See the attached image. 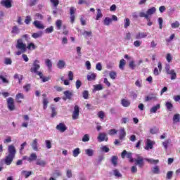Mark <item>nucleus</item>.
Here are the masks:
<instances>
[{"label":"nucleus","mask_w":180,"mask_h":180,"mask_svg":"<svg viewBox=\"0 0 180 180\" xmlns=\"http://www.w3.org/2000/svg\"><path fill=\"white\" fill-rule=\"evenodd\" d=\"M4 64H6V65H11V64H12V60L9 58H6L4 60Z\"/></svg>","instance_id":"6e6d98bb"},{"label":"nucleus","mask_w":180,"mask_h":180,"mask_svg":"<svg viewBox=\"0 0 180 180\" xmlns=\"http://www.w3.org/2000/svg\"><path fill=\"white\" fill-rule=\"evenodd\" d=\"M135 85L136 86H137L138 88H141V86H143V80L141 79H137L135 82Z\"/></svg>","instance_id":"c03bdc74"},{"label":"nucleus","mask_w":180,"mask_h":180,"mask_svg":"<svg viewBox=\"0 0 180 180\" xmlns=\"http://www.w3.org/2000/svg\"><path fill=\"white\" fill-rule=\"evenodd\" d=\"M40 70V60H34L32 63V67L30 69V72L36 74Z\"/></svg>","instance_id":"20e7f679"},{"label":"nucleus","mask_w":180,"mask_h":180,"mask_svg":"<svg viewBox=\"0 0 180 180\" xmlns=\"http://www.w3.org/2000/svg\"><path fill=\"white\" fill-rule=\"evenodd\" d=\"M129 26H130V19L126 18L124 20V29H127Z\"/></svg>","instance_id":"49530a36"},{"label":"nucleus","mask_w":180,"mask_h":180,"mask_svg":"<svg viewBox=\"0 0 180 180\" xmlns=\"http://www.w3.org/2000/svg\"><path fill=\"white\" fill-rule=\"evenodd\" d=\"M23 39L25 41H29V40H30V37H29V35L27 34H24L22 36V38L17 39L15 49L18 51L15 53L16 56H20L21 54H23V53H26L27 50H36L37 49L36 45H34V43L33 42H30L27 46L26 43L23 42Z\"/></svg>","instance_id":"f257e3e1"},{"label":"nucleus","mask_w":180,"mask_h":180,"mask_svg":"<svg viewBox=\"0 0 180 180\" xmlns=\"http://www.w3.org/2000/svg\"><path fill=\"white\" fill-rule=\"evenodd\" d=\"M111 23H112V18L109 17H106L103 20V25L105 26H110Z\"/></svg>","instance_id":"5701e85b"},{"label":"nucleus","mask_w":180,"mask_h":180,"mask_svg":"<svg viewBox=\"0 0 180 180\" xmlns=\"http://www.w3.org/2000/svg\"><path fill=\"white\" fill-rule=\"evenodd\" d=\"M154 99H155V95L151 94V95H149V96H148L146 97L145 101H146V102H148V101H153V100H154Z\"/></svg>","instance_id":"72a5a7b5"},{"label":"nucleus","mask_w":180,"mask_h":180,"mask_svg":"<svg viewBox=\"0 0 180 180\" xmlns=\"http://www.w3.org/2000/svg\"><path fill=\"white\" fill-rule=\"evenodd\" d=\"M65 96H66V99H68L69 101H71L72 99V93L68 90L65 91L63 92Z\"/></svg>","instance_id":"aec40b11"},{"label":"nucleus","mask_w":180,"mask_h":180,"mask_svg":"<svg viewBox=\"0 0 180 180\" xmlns=\"http://www.w3.org/2000/svg\"><path fill=\"white\" fill-rule=\"evenodd\" d=\"M1 5L9 9V8H12V0H1Z\"/></svg>","instance_id":"0eeeda50"},{"label":"nucleus","mask_w":180,"mask_h":180,"mask_svg":"<svg viewBox=\"0 0 180 180\" xmlns=\"http://www.w3.org/2000/svg\"><path fill=\"white\" fill-rule=\"evenodd\" d=\"M113 174H114L115 176H116V178H122V173H120V172H119V170H117V169L113 170Z\"/></svg>","instance_id":"37998d69"},{"label":"nucleus","mask_w":180,"mask_h":180,"mask_svg":"<svg viewBox=\"0 0 180 180\" xmlns=\"http://www.w3.org/2000/svg\"><path fill=\"white\" fill-rule=\"evenodd\" d=\"M32 25L37 27V29H44V25L41 24V22L36 20L33 22Z\"/></svg>","instance_id":"ddd939ff"},{"label":"nucleus","mask_w":180,"mask_h":180,"mask_svg":"<svg viewBox=\"0 0 180 180\" xmlns=\"http://www.w3.org/2000/svg\"><path fill=\"white\" fill-rule=\"evenodd\" d=\"M124 137H126V131H124V128H122L120 130L119 139L120 140H124Z\"/></svg>","instance_id":"a211bd4d"},{"label":"nucleus","mask_w":180,"mask_h":180,"mask_svg":"<svg viewBox=\"0 0 180 180\" xmlns=\"http://www.w3.org/2000/svg\"><path fill=\"white\" fill-rule=\"evenodd\" d=\"M129 162H135V165H137L139 168H143L144 167V158L143 156L136 154V158H129Z\"/></svg>","instance_id":"7ed1b4c3"},{"label":"nucleus","mask_w":180,"mask_h":180,"mask_svg":"<svg viewBox=\"0 0 180 180\" xmlns=\"http://www.w3.org/2000/svg\"><path fill=\"white\" fill-rule=\"evenodd\" d=\"M166 72H167V74H169L170 75H172L171 79H176V73L175 72L174 70H168Z\"/></svg>","instance_id":"4be33fe9"},{"label":"nucleus","mask_w":180,"mask_h":180,"mask_svg":"<svg viewBox=\"0 0 180 180\" xmlns=\"http://www.w3.org/2000/svg\"><path fill=\"white\" fill-rule=\"evenodd\" d=\"M41 36H43V32L39 31L38 32L33 33L32 37H33V39H39L41 37Z\"/></svg>","instance_id":"b1692460"},{"label":"nucleus","mask_w":180,"mask_h":180,"mask_svg":"<svg viewBox=\"0 0 180 180\" xmlns=\"http://www.w3.org/2000/svg\"><path fill=\"white\" fill-rule=\"evenodd\" d=\"M82 141L84 142V143H86V141H88L89 140V135H88V134H85L84 136H83V138H82Z\"/></svg>","instance_id":"338daca9"},{"label":"nucleus","mask_w":180,"mask_h":180,"mask_svg":"<svg viewBox=\"0 0 180 180\" xmlns=\"http://www.w3.org/2000/svg\"><path fill=\"white\" fill-rule=\"evenodd\" d=\"M157 12V8L155 7H152L146 11V14L148 15V18H150V16H152V15H154Z\"/></svg>","instance_id":"4468645a"},{"label":"nucleus","mask_w":180,"mask_h":180,"mask_svg":"<svg viewBox=\"0 0 180 180\" xmlns=\"http://www.w3.org/2000/svg\"><path fill=\"white\" fill-rule=\"evenodd\" d=\"M124 65H126V60L124 59H121L120 60L119 68L120 70H124Z\"/></svg>","instance_id":"c85d7f7f"},{"label":"nucleus","mask_w":180,"mask_h":180,"mask_svg":"<svg viewBox=\"0 0 180 180\" xmlns=\"http://www.w3.org/2000/svg\"><path fill=\"white\" fill-rule=\"evenodd\" d=\"M180 122V115L179 114H175L173 116V123L174 124H176V123H179Z\"/></svg>","instance_id":"a878e982"},{"label":"nucleus","mask_w":180,"mask_h":180,"mask_svg":"<svg viewBox=\"0 0 180 180\" xmlns=\"http://www.w3.org/2000/svg\"><path fill=\"white\" fill-rule=\"evenodd\" d=\"M153 174H160V167L158 166H155L151 169Z\"/></svg>","instance_id":"79ce46f5"},{"label":"nucleus","mask_w":180,"mask_h":180,"mask_svg":"<svg viewBox=\"0 0 180 180\" xmlns=\"http://www.w3.org/2000/svg\"><path fill=\"white\" fill-rule=\"evenodd\" d=\"M31 146L34 151H39V140L35 139L32 141Z\"/></svg>","instance_id":"1a4fd4ad"},{"label":"nucleus","mask_w":180,"mask_h":180,"mask_svg":"<svg viewBox=\"0 0 180 180\" xmlns=\"http://www.w3.org/2000/svg\"><path fill=\"white\" fill-rule=\"evenodd\" d=\"M103 15L102 14V11H101V9H98L97 10V15L96 17V20H99V19H101V18H103Z\"/></svg>","instance_id":"f704fd0d"},{"label":"nucleus","mask_w":180,"mask_h":180,"mask_svg":"<svg viewBox=\"0 0 180 180\" xmlns=\"http://www.w3.org/2000/svg\"><path fill=\"white\" fill-rule=\"evenodd\" d=\"M46 33L50 34L53 33L54 32V27L53 26H51L45 30Z\"/></svg>","instance_id":"603ef678"},{"label":"nucleus","mask_w":180,"mask_h":180,"mask_svg":"<svg viewBox=\"0 0 180 180\" xmlns=\"http://www.w3.org/2000/svg\"><path fill=\"white\" fill-rule=\"evenodd\" d=\"M102 89H103L102 84H96L94 85V90L93 91L94 92L95 91H102Z\"/></svg>","instance_id":"a18cd8bd"},{"label":"nucleus","mask_w":180,"mask_h":180,"mask_svg":"<svg viewBox=\"0 0 180 180\" xmlns=\"http://www.w3.org/2000/svg\"><path fill=\"white\" fill-rule=\"evenodd\" d=\"M81 152L79 151V148H77L73 150V157H78L79 155V153Z\"/></svg>","instance_id":"8fccbe9b"},{"label":"nucleus","mask_w":180,"mask_h":180,"mask_svg":"<svg viewBox=\"0 0 180 180\" xmlns=\"http://www.w3.org/2000/svg\"><path fill=\"white\" fill-rule=\"evenodd\" d=\"M97 115L100 119L103 120L105 117V112L103 111L98 112Z\"/></svg>","instance_id":"680f3d73"},{"label":"nucleus","mask_w":180,"mask_h":180,"mask_svg":"<svg viewBox=\"0 0 180 180\" xmlns=\"http://www.w3.org/2000/svg\"><path fill=\"white\" fill-rule=\"evenodd\" d=\"M145 37H147V32H139L136 35V39H144Z\"/></svg>","instance_id":"bb28decb"},{"label":"nucleus","mask_w":180,"mask_h":180,"mask_svg":"<svg viewBox=\"0 0 180 180\" xmlns=\"http://www.w3.org/2000/svg\"><path fill=\"white\" fill-rule=\"evenodd\" d=\"M43 15L40 13H36L35 14V18L34 20H43Z\"/></svg>","instance_id":"09e8293b"},{"label":"nucleus","mask_w":180,"mask_h":180,"mask_svg":"<svg viewBox=\"0 0 180 180\" xmlns=\"http://www.w3.org/2000/svg\"><path fill=\"white\" fill-rule=\"evenodd\" d=\"M56 129L60 131V133H64L67 130V126L65 123L60 122L56 126Z\"/></svg>","instance_id":"6e6552de"},{"label":"nucleus","mask_w":180,"mask_h":180,"mask_svg":"<svg viewBox=\"0 0 180 180\" xmlns=\"http://www.w3.org/2000/svg\"><path fill=\"white\" fill-rule=\"evenodd\" d=\"M139 17L140 18H145V19H146L147 20H150V18H148V15H147V13H144V12H140L139 13Z\"/></svg>","instance_id":"a19ab883"},{"label":"nucleus","mask_w":180,"mask_h":180,"mask_svg":"<svg viewBox=\"0 0 180 180\" xmlns=\"http://www.w3.org/2000/svg\"><path fill=\"white\" fill-rule=\"evenodd\" d=\"M43 96V105H44V109H47V105H49V98H47V94H42Z\"/></svg>","instance_id":"9b49d317"},{"label":"nucleus","mask_w":180,"mask_h":180,"mask_svg":"<svg viewBox=\"0 0 180 180\" xmlns=\"http://www.w3.org/2000/svg\"><path fill=\"white\" fill-rule=\"evenodd\" d=\"M57 67L60 70H63V68L65 67V62H64V60H59L57 63Z\"/></svg>","instance_id":"cd10ccee"},{"label":"nucleus","mask_w":180,"mask_h":180,"mask_svg":"<svg viewBox=\"0 0 180 180\" xmlns=\"http://www.w3.org/2000/svg\"><path fill=\"white\" fill-rule=\"evenodd\" d=\"M101 151H103V153H109V147H108L107 146H103V147L101 148Z\"/></svg>","instance_id":"13d9d810"},{"label":"nucleus","mask_w":180,"mask_h":180,"mask_svg":"<svg viewBox=\"0 0 180 180\" xmlns=\"http://www.w3.org/2000/svg\"><path fill=\"white\" fill-rule=\"evenodd\" d=\"M51 109L52 110L51 117H55V116H57V112H56V107H54V105H51Z\"/></svg>","instance_id":"de8ad7c7"},{"label":"nucleus","mask_w":180,"mask_h":180,"mask_svg":"<svg viewBox=\"0 0 180 180\" xmlns=\"http://www.w3.org/2000/svg\"><path fill=\"white\" fill-rule=\"evenodd\" d=\"M147 161V162H148L149 164H152L153 165H157V164H158V162H160L159 160H154L153 158H143V161Z\"/></svg>","instance_id":"f8f14e48"},{"label":"nucleus","mask_w":180,"mask_h":180,"mask_svg":"<svg viewBox=\"0 0 180 180\" xmlns=\"http://www.w3.org/2000/svg\"><path fill=\"white\" fill-rule=\"evenodd\" d=\"M111 162L114 167H116L117 165V156H112L111 158Z\"/></svg>","instance_id":"c9c22d12"},{"label":"nucleus","mask_w":180,"mask_h":180,"mask_svg":"<svg viewBox=\"0 0 180 180\" xmlns=\"http://www.w3.org/2000/svg\"><path fill=\"white\" fill-rule=\"evenodd\" d=\"M21 174L25 176V178H28L30 175H32V171L27 172L26 170H22L21 172Z\"/></svg>","instance_id":"c756f323"},{"label":"nucleus","mask_w":180,"mask_h":180,"mask_svg":"<svg viewBox=\"0 0 180 180\" xmlns=\"http://www.w3.org/2000/svg\"><path fill=\"white\" fill-rule=\"evenodd\" d=\"M113 134H117V129H110L109 131V135L110 136H113Z\"/></svg>","instance_id":"69168bd1"},{"label":"nucleus","mask_w":180,"mask_h":180,"mask_svg":"<svg viewBox=\"0 0 180 180\" xmlns=\"http://www.w3.org/2000/svg\"><path fill=\"white\" fill-rule=\"evenodd\" d=\"M66 176L68 178H72V172L71 169H68L66 172Z\"/></svg>","instance_id":"0e129e2a"},{"label":"nucleus","mask_w":180,"mask_h":180,"mask_svg":"<svg viewBox=\"0 0 180 180\" xmlns=\"http://www.w3.org/2000/svg\"><path fill=\"white\" fill-rule=\"evenodd\" d=\"M84 99H88L89 98V92L86 90H84L82 93Z\"/></svg>","instance_id":"3c124183"},{"label":"nucleus","mask_w":180,"mask_h":180,"mask_svg":"<svg viewBox=\"0 0 180 180\" xmlns=\"http://www.w3.org/2000/svg\"><path fill=\"white\" fill-rule=\"evenodd\" d=\"M7 106L9 110H15V100L13 98L10 97L7 98Z\"/></svg>","instance_id":"39448f33"},{"label":"nucleus","mask_w":180,"mask_h":180,"mask_svg":"<svg viewBox=\"0 0 180 180\" xmlns=\"http://www.w3.org/2000/svg\"><path fill=\"white\" fill-rule=\"evenodd\" d=\"M82 35L84 36L85 38L86 37H92V31H84L82 33Z\"/></svg>","instance_id":"e433bc0d"},{"label":"nucleus","mask_w":180,"mask_h":180,"mask_svg":"<svg viewBox=\"0 0 180 180\" xmlns=\"http://www.w3.org/2000/svg\"><path fill=\"white\" fill-rule=\"evenodd\" d=\"M75 85H76L77 89H79V88H81V85H82V82H81V80H77Z\"/></svg>","instance_id":"e2e57ef3"},{"label":"nucleus","mask_w":180,"mask_h":180,"mask_svg":"<svg viewBox=\"0 0 180 180\" xmlns=\"http://www.w3.org/2000/svg\"><path fill=\"white\" fill-rule=\"evenodd\" d=\"M46 164L47 162H46V160H44L42 159H37L36 160V165H39V167H46Z\"/></svg>","instance_id":"dca6fc26"},{"label":"nucleus","mask_w":180,"mask_h":180,"mask_svg":"<svg viewBox=\"0 0 180 180\" xmlns=\"http://www.w3.org/2000/svg\"><path fill=\"white\" fill-rule=\"evenodd\" d=\"M129 68H131V70H134V68H136V64H134V60H131V62H129Z\"/></svg>","instance_id":"052dcab7"},{"label":"nucleus","mask_w":180,"mask_h":180,"mask_svg":"<svg viewBox=\"0 0 180 180\" xmlns=\"http://www.w3.org/2000/svg\"><path fill=\"white\" fill-rule=\"evenodd\" d=\"M165 106L167 108V110H169V112H171L174 108V105H172L171 102H167L165 104Z\"/></svg>","instance_id":"2f4dec72"},{"label":"nucleus","mask_w":180,"mask_h":180,"mask_svg":"<svg viewBox=\"0 0 180 180\" xmlns=\"http://www.w3.org/2000/svg\"><path fill=\"white\" fill-rule=\"evenodd\" d=\"M20 32V31L19 30V28L17 26L13 27L11 33H13V34H19Z\"/></svg>","instance_id":"58836bf2"},{"label":"nucleus","mask_w":180,"mask_h":180,"mask_svg":"<svg viewBox=\"0 0 180 180\" xmlns=\"http://www.w3.org/2000/svg\"><path fill=\"white\" fill-rule=\"evenodd\" d=\"M30 22H32V17H30V15L26 16L25 23H26V25H30Z\"/></svg>","instance_id":"864d4df0"},{"label":"nucleus","mask_w":180,"mask_h":180,"mask_svg":"<svg viewBox=\"0 0 180 180\" xmlns=\"http://www.w3.org/2000/svg\"><path fill=\"white\" fill-rule=\"evenodd\" d=\"M45 143H46V148L48 149L51 148V142L49 140H46Z\"/></svg>","instance_id":"774afa93"},{"label":"nucleus","mask_w":180,"mask_h":180,"mask_svg":"<svg viewBox=\"0 0 180 180\" xmlns=\"http://www.w3.org/2000/svg\"><path fill=\"white\" fill-rule=\"evenodd\" d=\"M109 75L111 79H116V77L117 76L115 72H110Z\"/></svg>","instance_id":"bf43d9fd"},{"label":"nucleus","mask_w":180,"mask_h":180,"mask_svg":"<svg viewBox=\"0 0 180 180\" xmlns=\"http://www.w3.org/2000/svg\"><path fill=\"white\" fill-rule=\"evenodd\" d=\"M72 117L73 120H77L79 117V106H75Z\"/></svg>","instance_id":"423d86ee"},{"label":"nucleus","mask_w":180,"mask_h":180,"mask_svg":"<svg viewBox=\"0 0 180 180\" xmlns=\"http://www.w3.org/2000/svg\"><path fill=\"white\" fill-rule=\"evenodd\" d=\"M179 22L175 21L174 22L172 23V29H176L179 27Z\"/></svg>","instance_id":"4d7b16f0"},{"label":"nucleus","mask_w":180,"mask_h":180,"mask_svg":"<svg viewBox=\"0 0 180 180\" xmlns=\"http://www.w3.org/2000/svg\"><path fill=\"white\" fill-rule=\"evenodd\" d=\"M51 3L53 4L54 8H57V6H58V4H60V1H58V0H51Z\"/></svg>","instance_id":"5fc2aeb1"},{"label":"nucleus","mask_w":180,"mask_h":180,"mask_svg":"<svg viewBox=\"0 0 180 180\" xmlns=\"http://www.w3.org/2000/svg\"><path fill=\"white\" fill-rule=\"evenodd\" d=\"M153 146H154V142L151 141L150 139H147L145 150H153Z\"/></svg>","instance_id":"2eb2a0df"},{"label":"nucleus","mask_w":180,"mask_h":180,"mask_svg":"<svg viewBox=\"0 0 180 180\" xmlns=\"http://www.w3.org/2000/svg\"><path fill=\"white\" fill-rule=\"evenodd\" d=\"M130 101L127 100V99H122L121 101V104L122 105V106H124V108H129V106H130Z\"/></svg>","instance_id":"6ab92c4d"},{"label":"nucleus","mask_w":180,"mask_h":180,"mask_svg":"<svg viewBox=\"0 0 180 180\" xmlns=\"http://www.w3.org/2000/svg\"><path fill=\"white\" fill-rule=\"evenodd\" d=\"M127 155V158L130 159L133 158V153L131 152L127 153L126 150H124L122 153H121L122 158H124Z\"/></svg>","instance_id":"9d476101"},{"label":"nucleus","mask_w":180,"mask_h":180,"mask_svg":"<svg viewBox=\"0 0 180 180\" xmlns=\"http://www.w3.org/2000/svg\"><path fill=\"white\" fill-rule=\"evenodd\" d=\"M8 155L6 157L5 163L6 165H11V164H12V161H13V158H15V155H16V148L15 146H8Z\"/></svg>","instance_id":"f03ea898"},{"label":"nucleus","mask_w":180,"mask_h":180,"mask_svg":"<svg viewBox=\"0 0 180 180\" xmlns=\"http://www.w3.org/2000/svg\"><path fill=\"white\" fill-rule=\"evenodd\" d=\"M84 153L86 155H88V157H92L95 153V150L94 149H86Z\"/></svg>","instance_id":"393cba45"},{"label":"nucleus","mask_w":180,"mask_h":180,"mask_svg":"<svg viewBox=\"0 0 180 180\" xmlns=\"http://www.w3.org/2000/svg\"><path fill=\"white\" fill-rule=\"evenodd\" d=\"M37 155L36 153H31L30 158H27L28 162H32V161H37Z\"/></svg>","instance_id":"412c9836"},{"label":"nucleus","mask_w":180,"mask_h":180,"mask_svg":"<svg viewBox=\"0 0 180 180\" xmlns=\"http://www.w3.org/2000/svg\"><path fill=\"white\" fill-rule=\"evenodd\" d=\"M62 25H63V21L61 20H58L56 22V26L58 30H60V29H61Z\"/></svg>","instance_id":"ea45409f"},{"label":"nucleus","mask_w":180,"mask_h":180,"mask_svg":"<svg viewBox=\"0 0 180 180\" xmlns=\"http://www.w3.org/2000/svg\"><path fill=\"white\" fill-rule=\"evenodd\" d=\"M96 78V75H95L94 73L87 75L88 81H95Z\"/></svg>","instance_id":"473e14b6"},{"label":"nucleus","mask_w":180,"mask_h":180,"mask_svg":"<svg viewBox=\"0 0 180 180\" xmlns=\"http://www.w3.org/2000/svg\"><path fill=\"white\" fill-rule=\"evenodd\" d=\"M45 64L48 67V68H51V67H53V63L51 62V60H50V59H46Z\"/></svg>","instance_id":"4c0bfd02"},{"label":"nucleus","mask_w":180,"mask_h":180,"mask_svg":"<svg viewBox=\"0 0 180 180\" xmlns=\"http://www.w3.org/2000/svg\"><path fill=\"white\" fill-rule=\"evenodd\" d=\"M161 109V105L160 104H157L156 105L152 107L150 110V113H156L158 110Z\"/></svg>","instance_id":"f3484780"},{"label":"nucleus","mask_w":180,"mask_h":180,"mask_svg":"<svg viewBox=\"0 0 180 180\" xmlns=\"http://www.w3.org/2000/svg\"><path fill=\"white\" fill-rule=\"evenodd\" d=\"M106 139V134L100 133L98 136L99 141H105Z\"/></svg>","instance_id":"7c9ffc66"}]
</instances>
